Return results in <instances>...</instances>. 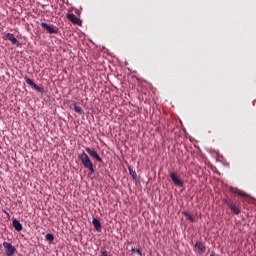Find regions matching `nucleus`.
<instances>
[{"instance_id": "nucleus-1", "label": "nucleus", "mask_w": 256, "mask_h": 256, "mask_svg": "<svg viewBox=\"0 0 256 256\" xmlns=\"http://www.w3.org/2000/svg\"><path fill=\"white\" fill-rule=\"evenodd\" d=\"M83 167L85 169H88L90 171V175H93L95 173V168H93V162H91V158H89V155L87 153L82 152L78 155Z\"/></svg>"}, {"instance_id": "nucleus-2", "label": "nucleus", "mask_w": 256, "mask_h": 256, "mask_svg": "<svg viewBox=\"0 0 256 256\" xmlns=\"http://www.w3.org/2000/svg\"><path fill=\"white\" fill-rule=\"evenodd\" d=\"M170 179L176 187H183V180H181V177H179L177 172H171Z\"/></svg>"}, {"instance_id": "nucleus-3", "label": "nucleus", "mask_w": 256, "mask_h": 256, "mask_svg": "<svg viewBox=\"0 0 256 256\" xmlns=\"http://www.w3.org/2000/svg\"><path fill=\"white\" fill-rule=\"evenodd\" d=\"M86 152L88 153V155H90V157H92V159H95L96 161H98V163H103V159L101 158V156H99V154L95 149L86 147Z\"/></svg>"}, {"instance_id": "nucleus-4", "label": "nucleus", "mask_w": 256, "mask_h": 256, "mask_svg": "<svg viewBox=\"0 0 256 256\" xmlns=\"http://www.w3.org/2000/svg\"><path fill=\"white\" fill-rule=\"evenodd\" d=\"M3 247L5 249V253L7 256L15 255L16 248H15V246H12L11 243L3 242Z\"/></svg>"}, {"instance_id": "nucleus-5", "label": "nucleus", "mask_w": 256, "mask_h": 256, "mask_svg": "<svg viewBox=\"0 0 256 256\" xmlns=\"http://www.w3.org/2000/svg\"><path fill=\"white\" fill-rule=\"evenodd\" d=\"M40 25H41V27L43 29H46V31L48 33H50V34H57V33H59V29L57 27L53 26V25H49V24H47L45 22H42Z\"/></svg>"}, {"instance_id": "nucleus-6", "label": "nucleus", "mask_w": 256, "mask_h": 256, "mask_svg": "<svg viewBox=\"0 0 256 256\" xmlns=\"http://www.w3.org/2000/svg\"><path fill=\"white\" fill-rule=\"evenodd\" d=\"M3 39H5L6 41H11L12 45H17V47H19V40H17V38H15V35H13L9 32H5Z\"/></svg>"}, {"instance_id": "nucleus-7", "label": "nucleus", "mask_w": 256, "mask_h": 256, "mask_svg": "<svg viewBox=\"0 0 256 256\" xmlns=\"http://www.w3.org/2000/svg\"><path fill=\"white\" fill-rule=\"evenodd\" d=\"M24 79H25L27 85L32 87V89H34L38 93H43V88L37 86V84H35V82H33V80H31L28 76H25Z\"/></svg>"}, {"instance_id": "nucleus-8", "label": "nucleus", "mask_w": 256, "mask_h": 256, "mask_svg": "<svg viewBox=\"0 0 256 256\" xmlns=\"http://www.w3.org/2000/svg\"><path fill=\"white\" fill-rule=\"evenodd\" d=\"M66 17L68 21H71L74 25H81V19H79L75 14L68 13Z\"/></svg>"}, {"instance_id": "nucleus-9", "label": "nucleus", "mask_w": 256, "mask_h": 256, "mask_svg": "<svg viewBox=\"0 0 256 256\" xmlns=\"http://www.w3.org/2000/svg\"><path fill=\"white\" fill-rule=\"evenodd\" d=\"M230 192L233 193L234 195H239L240 197H249V194H247V192L239 190L238 188L235 187H230Z\"/></svg>"}, {"instance_id": "nucleus-10", "label": "nucleus", "mask_w": 256, "mask_h": 256, "mask_svg": "<svg viewBox=\"0 0 256 256\" xmlns=\"http://www.w3.org/2000/svg\"><path fill=\"white\" fill-rule=\"evenodd\" d=\"M92 225L94 226V229H96V231L98 233H101L102 228H101V222L99 221V219L93 218L92 219Z\"/></svg>"}, {"instance_id": "nucleus-11", "label": "nucleus", "mask_w": 256, "mask_h": 256, "mask_svg": "<svg viewBox=\"0 0 256 256\" xmlns=\"http://www.w3.org/2000/svg\"><path fill=\"white\" fill-rule=\"evenodd\" d=\"M12 225L16 231H23V225L21 224V222H19V220L13 219Z\"/></svg>"}, {"instance_id": "nucleus-12", "label": "nucleus", "mask_w": 256, "mask_h": 256, "mask_svg": "<svg viewBox=\"0 0 256 256\" xmlns=\"http://www.w3.org/2000/svg\"><path fill=\"white\" fill-rule=\"evenodd\" d=\"M195 247L198 249V252L200 253H205L206 248L205 245L203 244V242L197 241L195 244Z\"/></svg>"}, {"instance_id": "nucleus-13", "label": "nucleus", "mask_w": 256, "mask_h": 256, "mask_svg": "<svg viewBox=\"0 0 256 256\" xmlns=\"http://www.w3.org/2000/svg\"><path fill=\"white\" fill-rule=\"evenodd\" d=\"M229 209H231V212L235 213V215H239V213H241V208L235 204H232Z\"/></svg>"}, {"instance_id": "nucleus-14", "label": "nucleus", "mask_w": 256, "mask_h": 256, "mask_svg": "<svg viewBox=\"0 0 256 256\" xmlns=\"http://www.w3.org/2000/svg\"><path fill=\"white\" fill-rule=\"evenodd\" d=\"M129 174L131 175L132 179L134 181H137V172L131 168V166L128 167Z\"/></svg>"}, {"instance_id": "nucleus-15", "label": "nucleus", "mask_w": 256, "mask_h": 256, "mask_svg": "<svg viewBox=\"0 0 256 256\" xmlns=\"http://www.w3.org/2000/svg\"><path fill=\"white\" fill-rule=\"evenodd\" d=\"M183 215L186 216V219L188 221H190L191 223H194L195 222V218H193V216L189 213V212H183Z\"/></svg>"}, {"instance_id": "nucleus-16", "label": "nucleus", "mask_w": 256, "mask_h": 256, "mask_svg": "<svg viewBox=\"0 0 256 256\" xmlns=\"http://www.w3.org/2000/svg\"><path fill=\"white\" fill-rule=\"evenodd\" d=\"M45 239H46V241H49L50 243H53L55 237L53 236V234L48 233V234H46Z\"/></svg>"}, {"instance_id": "nucleus-17", "label": "nucleus", "mask_w": 256, "mask_h": 256, "mask_svg": "<svg viewBox=\"0 0 256 256\" xmlns=\"http://www.w3.org/2000/svg\"><path fill=\"white\" fill-rule=\"evenodd\" d=\"M74 111L75 113H79L80 115L83 114V108H81V106L74 105Z\"/></svg>"}, {"instance_id": "nucleus-18", "label": "nucleus", "mask_w": 256, "mask_h": 256, "mask_svg": "<svg viewBox=\"0 0 256 256\" xmlns=\"http://www.w3.org/2000/svg\"><path fill=\"white\" fill-rule=\"evenodd\" d=\"M224 203H225L229 208L233 205V202H231V201L229 200V198H226V199L224 200Z\"/></svg>"}, {"instance_id": "nucleus-19", "label": "nucleus", "mask_w": 256, "mask_h": 256, "mask_svg": "<svg viewBox=\"0 0 256 256\" xmlns=\"http://www.w3.org/2000/svg\"><path fill=\"white\" fill-rule=\"evenodd\" d=\"M136 253L139 256H143V252H141V249H139V248L136 249Z\"/></svg>"}, {"instance_id": "nucleus-20", "label": "nucleus", "mask_w": 256, "mask_h": 256, "mask_svg": "<svg viewBox=\"0 0 256 256\" xmlns=\"http://www.w3.org/2000/svg\"><path fill=\"white\" fill-rule=\"evenodd\" d=\"M131 251H132V253H136L137 252V248H132Z\"/></svg>"}]
</instances>
